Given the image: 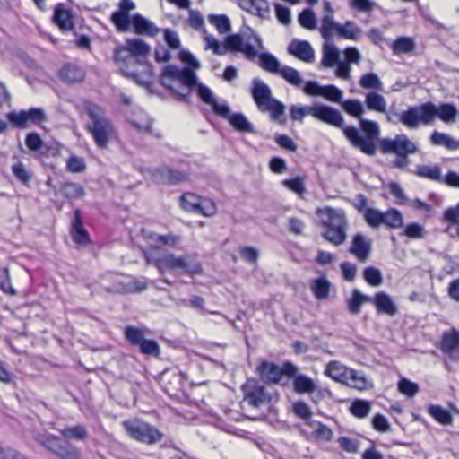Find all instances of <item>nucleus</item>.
<instances>
[{"mask_svg": "<svg viewBox=\"0 0 459 459\" xmlns=\"http://www.w3.org/2000/svg\"><path fill=\"white\" fill-rule=\"evenodd\" d=\"M261 110L269 112L272 119L283 123V120H281V118L284 114L285 107L278 100L273 99V100H270V102L267 105H265Z\"/></svg>", "mask_w": 459, "mask_h": 459, "instance_id": "obj_51", "label": "nucleus"}, {"mask_svg": "<svg viewBox=\"0 0 459 459\" xmlns=\"http://www.w3.org/2000/svg\"><path fill=\"white\" fill-rule=\"evenodd\" d=\"M13 174L22 184H28L32 178L31 173L25 168L22 162H17L12 166Z\"/></svg>", "mask_w": 459, "mask_h": 459, "instance_id": "obj_63", "label": "nucleus"}, {"mask_svg": "<svg viewBox=\"0 0 459 459\" xmlns=\"http://www.w3.org/2000/svg\"><path fill=\"white\" fill-rule=\"evenodd\" d=\"M331 284L325 277L315 279L310 283V289L317 299H325L329 296Z\"/></svg>", "mask_w": 459, "mask_h": 459, "instance_id": "obj_38", "label": "nucleus"}, {"mask_svg": "<svg viewBox=\"0 0 459 459\" xmlns=\"http://www.w3.org/2000/svg\"><path fill=\"white\" fill-rule=\"evenodd\" d=\"M282 186L300 196L306 192L305 180L300 177L285 179L282 181Z\"/></svg>", "mask_w": 459, "mask_h": 459, "instance_id": "obj_55", "label": "nucleus"}, {"mask_svg": "<svg viewBox=\"0 0 459 459\" xmlns=\"http://www.w3.org/2000/svg\"><path fill=\"white\" fill-rule=\"evenodd\" d=\"M179 59L191 67L178 68L175 65H167L161 75L162 84L171 90L179 100H186L189 93L195 90L199 98L205 104L211 106L212 111L218 115L217 108L226 106L227 103H218L210 88L197 83L195 70L200 67L199 62L188 51H181Z\"/></svg>", "mask_w": 459, "mask_h": 459, "instance_id": "obj_1", "label": "nucleus"}, {"mask_svg": "<svg viewBox=\"0 0 459 459\" xmlns=\"http://www.w3.org/2000/svg\"><path fill=\"white\" fill-rule=\"evenodd\" d=\"M371 250V242L362 234H356L353 237L350 252L354 255L359 261H366Z\"/></svg>", "mask_w": 459, "mask_h": 459, "instance_id": "obj_22", "label": "nucleus"}, {"mask_svg": "<svg viewBox=\"0 0 459 459\" xmlns=\"http://www.w3.org/2000/svg\"><path fill=\"white\" fill-rule=\"evenodd\" d=\"M351 368L346 367L340 361L332 360L325 368V376L341 384L347 382V376Z\"/></svg>", "mask_w": 459, "mask_h": 459, "instance_id": "obj_28", "label": "nucleus"}, {"mask_svg": "<svg viewBox=\"0 0 459 459\" xmlns=\"http://www.w3.org/2000/svg\"><path fill=\"white\" fill-rule=\"evenodd\" d=\"M129 123L140 132H148L151 129L152 121L147 114L138 108L128 117Z\"/></svg>", "mask_w": 459, "mask_h": 459, "instance_id": "obj_34", "label": "nucleus"}, {"mask_svg": "<svg viewBox=\"0 0 459 459\" xmlns=\"http://www.w3.org/2000/svg\"><path fill=\"white\" fill-rule=\"evenodd\" d=\"M150 51V48L141 39H128L126 47H121L116 50V59L122 61L126 55L130 54V63H134V57L145 56Z\"/></svg>", "mask_w": 459, "mask_h": 459, "instance_id": "obj_15", "label": "nucleus"}, {"mask_svg": "<svg viewBox=\"0 0 459 459\" xmlns=\"http://www.w3.org/2000/svg\"><path fill=\"white\" fill-rule=\"evenodd\" d=\"M66 169L71 173H82L86 169L83 158L71 155L66 160Z\"/></svg>", "mask_w": 459, "mask_h": 459, "instance_id": "obj_64", "label": "nucleus"}, {"mask_svg": "<svg viewBox=\"0 0 459 459\" xmlns=\"http://www.w3.org/2000/svg\"><path fill=\"white\" fill-rule=\"evenodd\" d=\"M391 48L395 55L407 54L413 51L415 44L411 38L401 37L391 43Z\"/></svg>", "mask_w": 459, "mask_h": 459, "instance_id": "obj_45", "label": "nucleus"}, {"mask_svg": "<svg viewBox=\"0 0 459 459\" xmlns=\"http://www.w3.org/2000/svg\"><path fill=\"white\" fill-rule=\"evenodd\" d=\"M383 153H394L397 156H408L418 152V147L406 134H397L394 138H383L379 141Z\"/></svg>", "mask_w": 459, "mask_h": 459, "instance_id": "obj_7", "label": "nucleus"}, {"mask_svg": "<svg viewBox=\"0 0 459 459\" xmlns=\"http://www.w3.org/2000/svg\"><path fill=\"white\" fill-rule=\"evenodd\" d=\"M371 297L362 294L359 290H354L351 296L347 299V307L351 314L358 315L364 303L370 302Z\"/></svg>", "mask_w": 459, "mask_h": 459, "instance_id": "obj_35", "label": "nucleus"}, {"mask_svg": "<svg viewBox=\"0 0 459 459\" xmlns=\"http://www.w3.org/2000/svg\"><path fill=\"white\" fill-rule=\"evenodd\" d=\"M378 313H383L387 316H394L397 313V307L394 302L391 296L385 292H377L374 297H371V301Z\"/></svg>", "mask_w": 459, "mask_h": 459, "instance_id": "obj_20", "label": "nucleus"}, {"mask_svg": "<svg viewBox=\"0 0 459 459\" xmlns=\"http://www.w3.org/2000/svg\"><path fill=\"white\" fill-rule=\"evenodd\" d=\"M292 410H293V412L298 417L304 420L309 425H312V423L310 422L312 412H311L309 406L306 403L301 402V401L296 402L292 405Z\"/></svg>", "mask_w": 459, "mask_h": 459, "instance_id": "obj_62", "label": "nucleus"}, {"mask_svg": "<svg viewBox=\"0 0 459 459\" xmlns=\"http://www.w3.org/2000/svg\"><path fill=\"white\" fill-rule=\"evenodd\" d=\"M343 385L359 391L368 390L373 387L371 379L367 377L363 372L352 368L350 369L347 382H344Z\"/></svg>", "mask_w": 459, "mask_h": 459, "instance_id": "obj_27", "label": "nucleus"}, {"mask_svg": "<svg viewBox=\"0 0 459 459\" xmlns=\"http://www.w3.org/2000/svg\"><path fill=\"white\" fill-rule=\"evenodd\" d=\"M365 104L369 110L377 113L384 114L387 109L385 98L377 91H368L365 94Z\"/></svg>", "mask_w": 459, "mask_h": 459, "instance_id": "obj_32", "label": "nucleus"}, {"mask_svg": "<svg viewBox=\"0 0 459 459\" xmlns=\"http://www.w3.org/2000/svg\"><path fill=\"white\" fill-rule=\"evenodd\" d=\"M403 215L396 209H390L383 214V225H385L389 228H401L403 226Z\"/></svg>", "mask_w": 459, "mask_h": 459, "instance_id": "obj_50", "label": "nucleus"}, {"mask_svg": "<svg viewBox=\"0 0 459 459\" xmlns=\"http://www.w3.org/2000/svg\"><path fill=\"white\" fill-rule=\"evenodd\" d=\"M316 119L341 128L342 132L343 127H348V126L344 125V119L342 114L337 109L330 106L319 104L316 114Z\"/></svg>", "mask_w": 459, "mask_h": 459, "instance_id": "obj_17", "label": "nucleus"}, {"mask_svg": "<svg viewBox=\"0 0 459 459\" xmlns=\"http://www.w3.org/2000/svg\"><path fill=\"white\" fill-rule=\"evenodd\" d=\"M294 391L299 394L314 393L316 389L315 381L305 375L295 377L293 381Z\"/></svg>", "mask_w": 459, "mask_h": 459, "instance_id": "obj_36", "label": "nucleus"}, {"mask_svg": "<svg viewBox=\"0 0 459 459\" xmlns=\"http://www.w3.org/2000/svg\"><path fill=\"white\" fill-rule=\"evenodd\" d=\"M428 412L436 421L442 425H450L453 421L451 413L439 405H429Z\"/></svg>", "mask_w": 459, "mask_h": 459, "instance_id": "obj_42", "label": "nucleus"}, {"mask_svg": "<svg viewBox=\"0 0 459 459\" xmlns=\"http://www.w3.org/2000/svg\"><path fill=\"white\" fill-rule=\"evenodd\" d=\"M383 214L381 211L374 208L365 209L364 219L366 222L373 228H377L383 225Z\"/></svg>", "mask_w": 459, "mask_h": 459, "instance_id": "obj_57", "label": "nucleus"}, {"mask_svg": "<svg viewBox=\"0 0 459 459\" xmlns=\"http://www.w3.org/2000/svg\"><path fill=\"white\" fill-rule=\"evenodd\" d=\"M218 116L227 119L230 126L238 132L249 133L255 132L253 124L242 113H233L230 111L228 104L223 107L217 108Z\"/></svg>", "mask_w": 459, "mask_h": 459, "instance_id": "obj_12", "label": "nucleus"}, {"mask_svg": "<svg viewBox=\"0 0 459 459\" xmlns=\"http://www.w3.org/2000/svg\"><path fill=\"white\" fill-rule=\"evenodd\" d=\"M53 21L62 30L68 31L74 28L73 13L64 4H59L55 7Z\"/></svg>", "mask_w": 459, "mask_h": 459, "instance_id": "obj_23", "label": "nucleus"}, {"mask_svg": "<svg viewBox=\"0 0 459 459\" xmlns=\"http://www.w3.org/2000/svg\"><path fill=\"white\" fill-rule=\"evenodd\" d=\"M359 85L363 89L372 90L371 91H382L383 83L377 74L374 73H367L361 75Z\"/></svg>", "mask_w": 459, "mask_h": 459, "instance_id": "obj_46", "label": "nucleus"}, {"mask_svg": "<svg viewBox=\"0 0 459 459\" xmlns=\"http://www.w3.org/2000/svg\"><path fill=\"white\" fill-rule=\"evenodd\" d=\"M126 433L133 438L146 444H153L161 439V433L138 420H131L124 422Z\"/></svg>", "mask_w": 459, "mask_h": 459, "instance_id": "obj_9", "label": "nucleus"}, {"mask_svg": "<svg viewBox=\"0 0 459 459\" xmlns=\"http://www.w3.org/2000/svg\"><path fill=\"white\" fill-rule=\"evenodd\" d=\"M362 30L352 21L342 23L340 37L342 39L358 41L361 38Z\"/></svg>", "mask_w": 459, "mask_h": 459, "instance_id": "obj_39", "label": "nucleus"}, {"mask_svg": "<svg viewBox=\"0 0 459 459\" xmlns=\"http://www.w3.org/2000/svg\"><path fill=\"white\" fill-rule=\"evenodd\" d=\"M349 6L356 11L362 13H371L377 6L373 0H348Z\"/></svg>", "mask_w": 459, "mask_h": 459, "instance_id": "obj_61", "label": "nucleus"}, {"mask_svg": "<svg viewBox=\"0 0 459 459\" xmlns=\"http://www.w3.org/2000/svg\"><path fill=\"white\" fill-rule=\"evenodd\" d=\"M321 97L335 103L342 102V91L335 85L329 84L323 87Z\"/></svg>", "mask_w": 459, "mask_h": 459, "instance_id": "obj_59", "label": "nucleus"}, {"mask_svg": "<svg viewBox=\"0 0 459 459\" xmlns=\"http://www.w3.org/2000/svg\"><path fill=\"white\" fill-rule=\"evenodd\" d=\"M430 141L434 145L444 146L450 151L459 149V142L445 133L437 131L433 132L430 136Z\"/></svg>", "mask_w": 459, "mask_h": 459, "instance_id": "obj_37", "label": "nucleus"}, {"mask_svg": "<svg viewBox=\"0 0 459 459\" xmlns=\"http://www.w3.org/2000/svg\"><path fill=\"white\" fill-rule=\"evenodd\" d=\"M209 22L221 34H225L230 30V21L226 15H210Z\"/></svg>", "mask_w": 459, "mask_h": 459, "instance_id": "obj_60", "label": "nucleus"}, {"mask_svg": "<svg viewBox=\"0 0 459 459\" xmlns=\"http://www.w3.org/2000/svg\"><path fill=\"white\" fill-rule=\"evenodd\" d=\"M62 192L70 200L79 199L84 195V189L75 183H65L62 186Z\"/></svg>", "mask_w": 459, "mask_h": 459, "instance_id": "obj_58", "label": "nucleus"}, {"mask_svg": "<svg viewBox=\"0 0 459 459\" xmlns=\"http://www.w3.org/2000/svg\"><path fill=\"white\" fill-rule=\"evenodd\" d=\"M370 411L371 403L362 399L354 400L350 406L351 413L358 419H364L368 417Z\"/></svg>", "mask_w": 459, "mask_h": 459, "instance_id": "obj_44", "label": "nucleus"}, {"mask_svg": "<svg viewBox=\"0 0 459 459\" xmlns=\"http://www.w3.org/2000/svg\"><path fill=\"white\" fill-rule=\"evenodd\" d=\"M340 61V51L333 41H325L322 49L321 65L325 68L338 67Z\"/></svg>", "mask_w": 459, "mask_h": 459, "instance_id": "obj_25", "label": "nucleus"}, {"mask_svg": "<svg viewBox=\"0 0 459 459\" xmlns=\"http://www.w3.org/2000/svg\"><path fill=\"white\" fill-rule=\"evenodd\" d=\"M341 106L348 115L358 118L359 121L363 119L362 116L365 110L360 100L356 99L342 100Z\"/></svg>", "mask_w": 459, "mask_h": 459, "instance_id": "obj_41", "label": "nucleus"}, {"mask_svg": "<svg viewBox=\"0 0 459 459\" xmlns=\"http://www.w3.org/2000/svg\"><path fill=\"white\" fill-rule=\"evenodd\" d=\"M201 197L192 193H186L180 198V204L184 210L197 212Z\"/></svg>", "mask_w": 459, "mask_h": 459, "instance_id": "obj_54", "label": "nucleus"}, {"mask_svg": "<svg viewBox=\"0 0 459 459\" xmlns=\"http://www.w3.org/2000/svg\"><path fill=\"white\" fill-rule=\"evenodd\" d=\"M345 61H341L335 70V74L342 80L351 79V64H358L360 61L361 55L358 48L348 47L344 50Z\"/></svg>", "mask_w": 459, "mask_h": 459, "instance_id": "obj_18", "label": "nucleus"}, {"mask_svg": "<svg viewBox=\"0 0 459 459\" xmlns=\"http://www.w3.org/2000/svg\"><path fill=\"white\" fill-rule=\"evenodd\" d=\"M131 23L134 27V32L137 34L153 37L159 32V29L153 22L140 14L133 16Z\"/></svg>", "mask_w": 459, "mask_h": 459, "instance_id": "obj_31", "label": "nucleus"}, {"mask_svg": "<svg viewBox=\"0 0 459 459\" xmlns=\"http://www.w3.org/2000/svg\"><path fill=\"white\" fill-rule=\"evenodd\" d=\"M342 23L335 22L333 14H325L321 19L318 28L325 41H333L334 36L340 37Z\"/></svg>", "mask_w": 459, "mask_h": 459, "instance_id": "obj_19", "label": "nucleus"}, {"mask_svg": "<svg viewBox=\"0 0 459 459\" xmlns=\"http://www.w3.org/2000/svg\"><path fill=\"white\" fill-rule=\"evenodd\" d=\"M226 45L233 52H241L247 59L258 57L259 65L265 71L278 74L282 65L277 58L268 52L260 53L263 48L262 39L250 28L226 38Z\"/></svg>", "mask_w": 459, "mask_h": 459, "instance_id": "obj_2", "label": "nucleus"}, {"mask_svg": "<svg viewBox=\"0 0 459 459\" xmlns=\"http://www.w3.org/2000/svg\"><path fill=\"white\" fill-rule=\"evenodd\" d=\"M364 280L371 286H379L383 282V276L379 269L368 266L363 272Z\"/></svg>", "mask_w": 459, "mask_h": 459, "instance_id": "obj_56", "label": "nucleus"}, {"mask_svg": "<svg viewBox=\"0 0 459 459\" xmlns=\"http://www.w3.org/2000/svg\"><path fill=\"white\" fill-rule=\"evenodd\" d=\"M247 2L249 4L247 13L261 18H267L269 16L270 8L266 0H247Z\"/></svg>", "mask_w": 459, "mask_h": 459, "instance_id": "obj_49", "label": "nucleus"}, {"mask_svg": "<svg viewBox=\"0 0 459 459\" xmlns=\"http://www.w3.org/2000/svg\"><path fill=\"white\" fill-rule=\"evenodd\" d=\"M359 124L360 128L367 134L366 137L361 135L359 129L351 126L343 127V134L353 147L360 150L367 155H373L376 152L374 140L380 134L379 126L377 122L365 118L361 119Z\"/></svg>", "mask_w": 459, "mask_h": 459, "instance_id": "obj_5", "label": "nucleus"}, {"mask_svg": "<svg viewBox=\"0 0 459 459\" xmlns=\"http://www.w3.org/2000/svg\"><path fill=\"white\" fill-rule=\"evenodd\" d=\"M324 238L334 246H340L346 239V228L342 227H325Z\"/></svg>", "mask_w": 459, "mask_h": 459, "instance_id": "obj_43", "label": "nucleus"}, {"mask_svg": "<svg viewBox=\"0 0 459 459\" xmlns=\"http://www.w3.org/2000/svg\"><path fill=\"white\" fill-rule=\"evenodd\" d=\"M440 349L443 353L455 360H459V330L450 329L442 335Z\"/></svg>", "mask_w": 459, "mask_h": 459, "instance_id": "obj_16", "label": "nucleus"}, {"mask_svg": "<svg viewBox=\"0 0 459 459\" xmlns=\"http://www.w3.org/2000/svg\"><path fill=\"white\" fill-rule=\"evenodd\" d=\"M289 52L307 63L312 62L315 57L314 50L307 41L293 40L289 46Z\"/></svg>", "mask_w": 459, "mask_h": 459, "instance_id": "obj_26", "label": "nucleus"}, {"mask_svg": "<svg viewBox=\"0 0 459 459\" xmlns=\"http://www.w3.org/2000/svg\"><path fill=\"white\" fill-rule=\"evenodd\" d=\"M155 177L157 179L167 183H178L186 178V175L184 173L172 170L169 168H161L157 169V174Z\"/></svg>", "mask_w": 459, "mask_h": 459, "instance_id": "obj_47", "label": "nucleus"}, {"mask_svg": "<svg viewBox=\"0 0 459 459\" xmlns=\"http://www.w3.org/2000/svg\"><path fill=\"white\" fill-rule=\"evenodd\" d=\"M257 371L264 380L278 383L284 374L293 376L297 372V368L290 363H286L284 368H281L273 363L264 361L257 368Z\"/></svg>", "mask_w": 459, "mask_h": 459, "instance_id": "obj_11", "label": "nucleus"}, {"mask_svg": "<svg viewBox=\"0 0 459 459\" xmlns=\"http://www.w3.org/2000/svg\"><path fill=\"white\" fill-rule=\"evenodd\" d=\"M316 213L324 227L347 228L346 214L342 209L323 207L318 208Z\"/></svg>", "mask_w": 459, "mask_h": 459, "instance_id": "obj_13", "label": "nucleus"}, {"mask_svg": "<svg viewBox=\"0 0 459 459\" xmlns=\"http://www.w3.org/2000/svg\"><path fill=\"white\" fill-rule=\"evenodd\" d=\"M278 74L297 88H301L304 83L300 73L293 67L282 65Z\"/></svg>", "mask_w": 459, "mask_h": 459, "instance_id": "obj_40", "label": "nucleus"}, {"mask_svg": "<svg viewBox=\"0 0 459 459\" xmlns=\"http://www.w3.org/2000/svg\"><path fill=\"white\" fill-rule=\"evenodd\" d=\"M61 79L66 82H80L84 79V72L75 65H65L59 72Z\"/></svg>", "mask_w": 459, "mask_h": 459, "instance_id": "obj_33", "label": "nucleus"}, {"mask_svg": "<svg viewBox=\"0 0 459 459\" xmlns=\"http://www.w3.org/2000/svg\"><path fill=\"white\" fill-rule=\"evenodd\" d=\"M85 111L91 121L87 129L100 148H106L117 137L113 123L106 117L104 110L95 103L86 102Z\"/></svg>", "mask_w": 459, "mask_h": 459, "instance_id": "obj_4", "label": "nucleus"}, {"mask_svg": "<svg viewBox=\"0 0 459 459\" xmlns=\"http://www.w3.org/2000/svg\"><path fill=\"white\" fill-rule=\"evenodd\" d=\"M39 442L47 448L64 459H78L79 452L68 444L62 445L59 438L48 435L39 439Z\"/></svg>", "mask_w": 459, "mask_h": 459, "instance_id": "obj_14", "label": "nucleus"}, {"mask_svg": "<svg viewBox=\"0 0 459 459\" xmlns=\"http://www.w3.org/2000/svg\"><path fill=\"white\" fill-rule=\"evenodd\" d=\"M148 264L154 265L160 273L165 272H181L188 275L201 274L203 267L201 263L189 255H176L172 253L156 257L152 253L144 252Z\"/></svg>", "mask_w": 459, "mask_h": 459, "instance_id": "obj_3", "label": "nucleus"}, {"mask_svg": "<svg viewBox=\"0 0 459 459\" xmlns=\"http://www.w3.org/2000/svg\"><path fill=\"white\" fill-rule=\"evenodd\" d=\"M10 123L19 128H25L30 124L39 125L47 120V116L43 109L32 108L28 110L12 111L7 114Z\"/></svg>", "mask_w": 459, "mask_h": 459, "instance_id": "obj_10", "label": "nucleus"}, {"mask_svg": "<svg viewBox=\"0 0 459 459\" xmlns=\"http://www.w3.org/2000/svg\"><path fill=\"white\" fill-rule=\"evenodd\" d=\"M397 388L402 394L409 398L415 396L420 391L418 384L404 377L400 379L397 384Z\"/></svg>", "mask_w": 459, "mask_h": 459, "instance_id": "obj_53", "label": "nucleus"}, {"mask_svg": "<svg viewBox=\"0 0 459 459\" xmlns=\"http://www.w3.org/2000/svg\"><path fill=\"white\" fill-rule=\"evenodd\" d=\"M71 235L74 241L80 246H86L90 242V237L84 229L80 211H74V218L71 226Z\"/></svg>", "mask_w": 459, "mask_h": 459, "instance_id": "obj_29", "label": "nucleus"}, {"mask_svg": "<svg viewBox=\"0 0 459 459\" xmlns=\"http://www.w3.org/2000/svg\"><path fill=\"white\" fill-rule=\"evenodd\" d=\"M400 122L410 129H416L420 125L433 123L431 102L410 107L400 114Z\"/></svg>", "mask_w": 459, "mask_h": 459, "instance_id": "obj_6", "label": "nucleus"}, {"mask_svg": "<svg viewBox=\"0 0 459 459\" xmlns=\"http://www.w3.org/2000/svg\"><path fill=\"white\" fill-rule=\"evenodd\" d=\"M241 388L244 394L243 403L248 406L260 408L272 400V394L255 379H248Z\"/></svg>", "mask_w": 459, "mask_h": 459, "instance_id": "obj_8", "label": "nucleus"}, {"mask_svg": "<svg viewBox=\"0 0 459 459\" xmlns=\"http://www.w3.org/2000/svg\"><path fill=\"white\" fill-rule=\"evenodd\" d=\"M431 108L433 122L436 118H438L446 124L454 123L458 113L455 106L450 103H443L437 106L431 102Z\"/></svg>", "mask_w": 459, "mask_h": 459, "instance_id": "obj_21", "label": "nucleus"}, {"mask_svg": "<svg viewBox=\"0 0 459 459\" xmlns=\"http://www.w3.org/2000/svg\"><path fill=\"white\" fill-rule=\"evenodd\" d=\"M146 239L153 247L160 248L163 246L175 247L180 243V237L174 234L159 235L153 232L144 233Z\"/></svg>", "mask_w": 459, "mask_h": 459, "instance_id": "obj_30", "label": "nucleus"}, {"mask_svg": "<svg viewBox=\"0 0 459 459\" xmlns=\"http://www.w3.org/2000/svg\"><path fill=\"white\" fill-rule=\"evenodd\" d=\"M299 24L309 30H316L317 27V21L315 13L311 9L303 10L299 15Z\"/></svg>", "mask_w": 459, "mask_h": 459, "instance_id": "obj_52", "label": "nucleus"}, {"mask_svg": "<svg viewBox=\"0 0 459 459\" xmlns=\"http://www.w3.org/2000/svg\"><path fill=\"white\" fill-rule=\"evenodd\" d=\"M252 95L259 109H262L273 98L271 96V90L264 82L254 79Z\"/></svg>", "mask_w": 459, "mask_h": 459, "instance_id": "obj_24", "label": "nucleus"}, {"mask_svg": "<svg viewBox=\"0 0 459 459\" xmlns=\"http://www.w3.org/2000/svg\"><path fill=\"white\" fill-rule=\"evenodd\" d=\"M416 174L419 177L441 182V169L438 166L419 165L416 167Z\"/></svg>", "mask_w": 459, "mask_h": 459, "instance_id": "obj_48", "label": "nucleus"}]
</instances>
